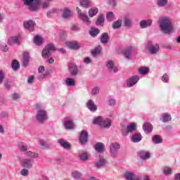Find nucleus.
Returning a JSON list of instances; mask_svg holds the SVG:
<instances>
[{"label":"nucleus","mask_w":180,"mask_h":180,"mask_svg":"<svg viewBox=\"0 0 180 180\" xmlns=\"http://www.w3.org/2000/svg\"><path fill=\"white\" fill-rule=\"evenodd\" d=\"M94 148L97 153H103V150H105V146L102 143H97Z\"/></svg>","instance_id":"7c9ffc66"},{"label":"nucleus","mask_w":180,"mask_h":180,"mask_svg":"<svg viewBox=\"0 0 180 180\" xmlns=\"http://www.w3.org/2000/svg\"><path fill=\"white\" fill-rule=\"evenodd\" d=\"M139 72L141 75H147L150 72V68L142 67L139 69Z\"/></svg>","instance_id":"72a5a7b5"},{"label":"nucleus","mask_w":180,"mask_h":180,"mask_svg":"<svg viewBox=\"0 0 180 180\" xmlns=\"http://www.w3.org/2000/svg\"><path fill=\"white\" fill-rule=\"evenodd\" d=\"M143 129L144 130L145 133H152L153 131V125L149 123L146 122L143 125Z\"/></svg>","instance_id":"bb28decb"},{"label":"nucleus","mask_w":180,"mask_h":180,"mask_svg":"<svg viewBox=\"0 0 180 180\" xmlns=\"http://www.w3.org/2000/svg\"><path fill=\"white\" fill-rule=\"evenodd\" d=\"M65 82L68 86H74L75 85V80L72 78H67Z\"/></svg>","instance_id":"a19ab883"},{"label":"nucleus","mask_w":180,"mask_h":180,"mask_svg":"<svg viewBox=\"0 0 180 180\" xmlns=\"http://www.w3.org/2000/svg\"><path fill=\"white\" fill-rule=\"evenodd\" d=\"M160 120L163 123H167V122H171V120H172V117H171L170 114H169V113H162V118H160Z\"/></svg>","instance_id":"393cba45"},{"label":"nucleus","mask_w":180,"mask_h":180,"mask_svg":"<svg viewBox=\"0 0 180 180\" xmlns=\"http://www.w3.org/2000/svg\"><path fill=\"white\" fill-rule=\"evenodd\" d=\"M69 72L72 77H77V75H78V66H77V64L70 63Z\"/></svg>","instance_id":"f8f14e48"},{"label":"nucleus","mask_w":180,"mask_h":180,"mask_svg":"<svg viewBox=\"0 0 180 180\" xmlns=\"http://www.w3.org/2000/svg\"><path fill=\"white\" fill-rule=\"evenodd\" d=\"M20 175H22V176H27V175H29V170L26 168L22 169L20 171Z\"/></svg>","instance_id":"864d4df0"},{"label":"nucleus","mask_w":180,"mask_h":180,"mask_svg":"<svg viewBox=\"0 0 180 180\" xmlns=\"http://www.w3.org/2000/svg\"><path fill=\"white\" fill-rule=\"evenodd\" d=\"M139 79L140 77L137 75H134L129 77L127 83V86H128V88H131V86H134V85H136V84L139 82Z\"/></svg>","instance_id":"9d476101"},{"label":"nucleus","mask_w":180,"mask_h":180,"mask_svg":"<svg viewBox=\"0 0 180 180\" xmlns=\"http://www.w3.org/2000/svg\"><path fill=\"white\" fill-rule=\"evenodd\" d=\"M159 26L160 30L165 33V34H170L174 32V27L172 21L168 17H163L159 20Z\"/></svg>","instance_id":"f257e3e1"},{"label":"nucleus","mask_w":180,"mask_h":180,"mask_svg":"<svg viewBox=\"0 0 180 180\" xmlns=\"http://www.w3.org/2000/svg\"><path fill=\"white\" fill-rule=\"evenodd\" d=\"M77 13L79 15V19H82L87 26H89L91 25V20H89V18H88V15H85L84 13H82V11L79 9V8L77 7Z\"/></svg>","instance_id":"1a4fd4ad"},{"label":"nucleus","mask_w":180,"mask_h":180,"mask_svg":"<svg viewBox=\"0 0 180 180\" xmlns=\"http://www.w3.org/2000/svg\"><path fill=\"white\" fill-rule=\"evenodd\" d=\"M86 108L90 112H96L98 110V106L95 105V102L92 100H89L86 103Z\"/></svg>","instance_id":"dca6fc26"},{"label":"nucleus","mask_w":180,"mask_h":180,"mask_svg":"<svg viewBox=\"0 0 180 180\" xmlns=\"http://www.w3.org/2000/svg\"><path fill=\"white\" fill-rule=\"evenodd\" d=\"M79 158L81 160V161H86L88 160V155L86 153H82L79 155Z\"/></svg>","instance_id":"09e8293b"},{"label":"nucleus","mask_w":180,"mask_h":180,"mask_svg":"<svg viewBox=\"0 0 180 180\" xmlns=\"http://www.w3.org/2000/svg\"><path fill=\"white\" fill-rule=\"evenodd\" d=\"M168 4V0H158V6H165Z\"/></svg>","instance_id":"603ef678"},{"label":"nucleus","mask_w":180,"mask_h":180,"mask_svg":"<svg viewBox=\"0 0 180 180\" xmlns=\"http://www.w3.org/2000/svg\"><path fill=\"white\" fill-rule=\"evenodd\" d=\"M124 178L126 180H137V176L132 172H125Z\"/></svg>","instance_id":"4be33fe9"},{"label":"nucleus","mask_w":180,"mask_h":180,"mask_svg":"<svg viewBox=\"0 0 180 180\" xmlns=\"http://www.w3.org/2000/svg\"><path fill=\"white\" fill-rule=\"evenodd\" d=\"M109 106H115L116 105V99L112 98L108 101Z\"/></svg>","instance_id":"680f3d73"},{"label":"nucleus","mask_w":180,"mask_h":180,"mask_svg":"<svg viewBox=\"0 0 180 180\" xmlns=\"http://www.w3.org/2000/svg\"><path fill=\"white\" fill-rule=\"evenodd\" d=\"M13 70H18L20 65L18 60H13L11 64Z\"/></svg>","instance_id":"3c124183"},{"label":"nucleus","mask_w":180,"mask_h":180,"mask_svg":"<svg viewBox=\"0 0 180 180\" xmlns=\"http://www.w3.org/2000/svg\"><path fill=\"white\" fill-rule=\"evenodd\" d=\"M34 43L36 46H41L43 44V38L37 36L34 38Z\"/></svg>","instance_id":"58836bf2"},{"label":"nucleus","mask_w":180,"mask_h":180,"mask_svg":"<svg viewBox=\"0 0 180 180\" xmlns=\"http://www.w3.org/2000/svg\"><path fill=\"white\" fill-rule=\"evenodd\" d=\"M103 23H105V16H103V14H101L98 16L96 25L99 26L101 25H103Z\"/></svg>","instance_id":"4c0bfd02"},{"label":"nucleus","mask_w":180,"mask_h":180,"mask_svg":"<svg viewBox=\"0 0 180 180\" xmlns=\"http://www.w3.org/2000/svg\"><path fill=\"white\" fill-rule=\"evenodd\" d=\"M39 144L41 145V147H45L46 148H50V143H47L44 139H39Z\"/></svg>","instance_id":"37998d69"},{"label":"nucleus","mask_w":180,"mask_h":180,"mask_svg":"<svg viewBox=\"0 0 180 180\" xmlns=\"http://www.w3.org/2000/svg\"><path fill=\"white\" fill-rule=\"evenodd\" d=\"M63 125L66 130H71L75 128V124H74V121H72V120H68L65 121Z\"/></svg>","instance_id":"f3484780"},{"label":"nucleus","mask_w":180,"mask_h":180,"mask_svg":"<svg viewBox=\"0 0 180 180\" xmlns=\"http://www.w3.org/2000/svg\"><path fill=\"white\" fill-rule=\"evenodd\" d=\"M106 165H108V160H106L103 156H99L98 159L95 162V167L97 169H101V168H103Z\"/></svg>","instance_id":"6e6552de"},{"label":"nucleus","mask_w":180,"mask_h":180,"mask_svg":"<svg viewBox=\"0 0 180 180\" xmlns=\"http://www.w3.org/2000/svg\"><path fill=\"white\" fill-rule=\"evenodd\" d=\"M106 66L108 68V72H114L116 73L119 71L117 67L115 66V63H113V60H108L106 62Z\"/></svg>","instance_id":"9b49d317"},{"label":"nucleus","mask_w":180,"mask_h":180,"mask_svg":"<svg viewBox=\"0 0 180 180\" xmlns=\"http://www.w3.org/2000/svg\"><path fill=\"white\" fill-rule=\"evenodd\" d=\"M22 167H23V168H26L27 169H30V168H33V164H32V159H23L22 160Z\"/></svg>","instance_id":"2eb2a0df"},{"label":"nucleus","mask_w":180,"mask_h":180,"mask_svg":"<svg viewBox=\"0 0 180 180\" xmlns=\"http://www.w3.org/2000/svg\"><path fill=\"white\" fill-rule=\"evenodd\" d=\"M140 27L141 29H146V27H150L153 25V20H143L139 22Z\"/></svg>","instance_id":"a211bd4d"},{"label":"nucleus","mask_w":180,"mask_h":180,"mask_svg":"<svg viewBox=\"0 0 180 180\" xmlns=\"http://www.w3.org/2000/svg\"><path fill=\"white\" fill-rule=\"evenodd\" d=\"M8 44L13 46V44H19V37H11L8 40Z\"/></svg>","instance_id":"2f4dec72"},{"label":"nucleus","mask_w":180,"mask_h":180,"mask_svg":"<svg viewBox=\"0 0 180 180\" xmlns=\"http://www.w3.org/2000/svg\"><path fill=\"white\" fill-rule=\"evenodd\" d=\"M79 141L82 144L88 142V131L84 130L82 131L79 136Z\"/></svg>","instance_id":"6ab92c4d"},{"label":"nucleus","mask_w":180,"mask_h":180,"mask_svg":"<svg viewBox=\"0 0 180 180\" xmlns=\"http://www.w3.org/2000/svg\"><path fill=\"white\" fill-rule=\"evenodd\" d=\"M24 5L27 6V8L30 12H37L40 9V4L41 0H22Z\"/></svg>","instance_id":"f03ea898"},{"label":"nucleus","mask_w":180,"mask_h":180,"mask_svg":"<svg viewBox=\"0 0 180 180\" xmlns=\"http://www.w3.org/2000/svg\"><path fill=\"white\" fill-rule=\"evenodd\" d=\"M161 79H162V81L163 82L167 83V82H168V81H169V77L168 76V75L165 74V75H163V76L162 77Z\"/></svg>","instance_id":"bf43d9fd"},{"label":"nucleus","mask_w":180,"mask_h":180,"mask_svg":"<svg viewBox=\"0 0 180 180\" xmlns=\"http://www.w3.org/2000/svg\"><path fill=\"white\" fill-rule=\"evenodd\" d=\"M152 141L154 144H161L162 139L159 135H155L152 139Z\"/></svg>","instance_id":"473e14b6"},{"label":"nucleus","mask_w":180,"mask_h":180,"mask_svg":"<svg viewBox=\"0 0 180 180\" xmlns=\"http://www.w3.org/2000/svg\"><path fill=\"white\" fill-rule=\"evenodd\" d=\"M25 29L27 30H30V32H34V21L32 20H29L28 21H25L23 23Z\"/></svg>","instance_id":"4468645a"},{"label":"nucleus","mask_w":180,"mask_h":180,"mask_svg":"<svg viewBox=\"0 0 180 180\" xmlns=\"http://www.w3.org/2000/svg\"><path fill=\"white\" fill-rule=\"evenodd\" d=\"M62 16L63 19H70L72 16V12L68 8H65Z\"/></svg>","instance_id":"c756f323"},{"label":"nucleus","mask_w":180,"mask_h":180,"mask_svg":"<svg viewBox=\"0 0 180 180\" xmlns=\"http://www.w3.org/2000/svg\"><path fill=\"white\" fill-rule=\"evenodd\" d=\"M0 49L2 51L6 52L8 51V50L9 49L8 48V45H6V44H1L0 45Z\"/></svg>","instance_id":"5fc2aeb1"},{"label":"nucleus","mask_w":180,"mask_h":180,"mask_svg":"<svg viewBox=\"0 0 180 180\" xmlns=\"http://www.w3.org/2000/svg\"><path fill=\"white\" fill-rule=\"evenodd\" d=\"M26 157H30V158H39V154L35 152H32L30 150L27 151L25 153Z\"/></svg>","instance_id":"e433bc0d"},{"label":"nucleus","mask_w":180,"mask_h":180,"mask_svg":"<svg viewBox=\"0 0 180 180\" xmlns=\"http://www.w3.org/2000/svg\"><path fill=\"white\" fill-rule=\"evenodd\" d=\"M98 94H99V87H94L92 89L91 91V95L95 96V95H98Z\"/></svg>","instance_id":"13d9d810"},{"label":"nucleus","mask_w":180,"mask_h":180,"mask_svg":"<svg viewBox=\"0 0 180 180\" xmlns=\"http://www.w3.org/2000/svg\"><path fill=\"white\" fill-rule=\"evenodd\" d=\"M111 126H112V121L109 118L103 120L100 125L101 127H103L104 129H109L110 128Z\"/></svg>","instance_id":"412c9836"},{"label":"nucleus","mask_w":180,"mask_h":180,"mask_svg":"<svg viewBox=\"0 0 180 180\" xmlns=\"http://www.w3.org/2000/svg\"><path fill=\"white\" fill-rule=\"evenodd\" d=\"M49 74H50V72L47 70L44 74L40 75L39 78H46V77H48Z\"/></svg>","instance_id":"0e129e2a"},{"label":"nucleus","mask_w":180,"mask_h":180,"mask_svg":"<svg viewBox=\"0 0 180 180\" xmlns=\"http://www.w3.org/2000/svg\"><path fill=\"white\" fill-rule=\"evenodd\" d=\"M109 34H108V32H104L101 36V43H102L103 44H106L109 43Z\"/></svg>","instance_id":"b1692460"},{"label":"nucleus","mask_w":180,"mask_h":180,"mask_svg":"<svg viewBox=\"0 0 180 180\" xmlns=\"http://www.w3.org/2000/svg\"><path fill=\"white\" fill-rule=\"evenodd\" d=\"M4 78H5V74H4V71L0 70V84H2Z\"/></svg>","instance_id":"e2e57ef3"},{"label":"nucleus","mask_w":180,"mask_h":180,"mask_svg":"<svg viewBox=\"0 0 180 180\" xmlns=\"http://www.w3.org/2000/svg\"><path fill=\"white\" fill-rule=\"evenodd\" d=\"M84 63H85V64H91V63H92V60L89 57H86L84 59Z\"/></svg>","instance_id":"69168bd1"},{"label":"nucleus","mask_w":180,"mask_h":180,"mask_svg":"<svg viewBox=\"0 0 180 180\" xmlns=\"http://www.w3.org/2000/svg\"><path fill=\"white\" fill-rule=\"evenodd\" d=\"M164 175H170L172 172V169L169 167H165L162 169Z\"/></svg>","instance_id":"de8ad7c7"},{"label":"nucleus","mask_w":180,"mask_h":180,"mask_svg":"<svg viewBox=\"0 0 180 180\" xmlns=\"http://www.w3.org/2000/svg\"><path fill=\"white\" fill-rule=\"evenodd\" d=\"M36 108L37 109L36 119L38 123L43 124L45 122H47V120L49 119V115H47V112L41 109V105L40 104L37 105Z\"/></svg>","instance_id":"7ed1b4c3"},{"label":"nucleus","mask_w":180,"mask_h":180,"mask_svg":"<svg viewBox=\"0 0 180 180\" xmlns=\"http://www.w3.org/2000/svg\"><path fill=\"white\" fill-rule=\"evenodd\" d=\"M108 4L111 6H115L116 5V0H108Z\"/></svg>","instance_id":"774afa93"},{"label":"nucleus","mask_w":180,"mask_h":180,"mask_svg":"<svg viewBox=\"0 0 180 180\" xmlns=\"http://www.w3.org/2000/svg\"><path fill=\"white\" fill-rule=\"evenodd\" d=\"M18 148L20 151H27V146L19 145Z\"/></svg>","instance_id":"052dcab7"},{"label":"nucleus","mask_w":180,"mask_h":180,"mask_svg":"<svg viewBox=\"0 0 180 180\" xmlns=\"http://www.w3.org/2000/svg\"><path fill=\"white\" fill-rule=\"evenodd\" d=\"M72 176L74 179H81V176H82V173L78 171H73L72 172Z\"/></svg>","instance_id":"79ce46f5"},{"label":"nucleus","mask_w":180,"mask_h":180,"mask_svg":"<svg viewBox=\"0 0 180 180\" xmlns=\"http://www.w3.org/2000/svg\"><path fill=\"white\" fill-rule=\"evenodd\" d=\"M34 80V76L31 75L27 79V84H33V81Z\"/></svg>","instance_id":"338daca9"},{"label":"nucleus","mask_w":180,"mask_h":180,"mask_svg":"<svg viewBox=\"0 0 180 180\" xmlns=\"http://www.w3.org/2000/svg\"><path fill=\"white\" fill-rule=\"evenodd\" d=\"M146 48L148 50L149 54L154 56L160 51V45L158 44H153V41H148L146 44Z\"/></svg>","instance_id":"20e7f679"},{"label":"nucleus","mask_w":180,"mask_h":180,"mask_svg":"<svg viewBox=\"0 0 180 180\" xmlns=\"http://www.w3.org/2000/svg\"><path fill=\"white\" fill-rule=\"evenodd\" d=\"M91 2V0H80V5L83 6V8H89Z\"/></svg>","instance_id":"c9c22d12"},{"label":"nucleus","mask_w":180,"mask_h":180,"mask_svg":"<svg viewBox=\"0 0 180 180\" xmlns=\"http://www.w3.org/2000/svg\"><path fill=\"white\" fill-rule=\"evenodd\" d=\"M115 18V14L112 11H109L106 14V19L107 20H112Z\"/></svg>","instance_id":"8fccbe9b"},{"label":"nucleus","mask_w":180,"mask_h":180,"mask_svg":"<svg viewBox=\"0 0 180 180\" xmlns=\"http://www.w3.org/2000/svg\"><path fill=\"white\" fill-rule=\"evenodd\" d=\"M11 99H13V101H18V99H20V95L18 94H13L11 95Z\"/></svg>","instance_id":"4d7b16f0"},{"label":"nucleus","mask_w":180,"mask_h":180,"mask_svg":"<svg viewBox=\"0 0 180 180\" xmlns=\"http://www.w3.org/2000/svg\"><path fill=\"white\" fill-rule=\"evenodd\" d=\"M122 27V20H117L112 24V29H119Z\"/></svg>","instance_id":"49530a36"},{"label":"nucleus","mask_w":180,"mask_h":180,"mask_svg":"<svg viewBox=\"0 0 180 180\" xmlns=\"http://www.w3.org/2000/svg\"><path fill=\"white\" fill-rule=\"evenodd\" d=\"M120 150V144L117 142L112 143L110 146V154L112 158H116Z\"/></svg>","instance_id":"423d86ee"},{"label":"nucleus","mask_w":180,"mask_h":180,"mask_svg":"<svg viewBox=\"0 0 180 180\" xmlns=\"http://www.w3.org/2000/svg\"><path fill=\"white\" fill-rule=\"evenodd\" d=\"M54 51H56L54 45L53 44H49L42 50L41 56L43 58H49Z\"/></svg>","instance_id":"39448f33"},{"label":"nucleus","mask_w":180,"mask_h":180,"mask_svg":"<svg viewBox=\"0 0 180 180\" xmlns=\"http://www.w3.org/2000/svg\"><path fill=\"white\" fill-rule=\"evenodd\" d=\"M91 54H92L93 57H96V56H98V54H101V49H96L93 50L91 51Z\"/></svg>","instance_id":"6e6d98bb"},{"label":"nucleus","mask_w":180,"mask_h":180,"mask_svg":"<svg viewBox=\"0 0 180 180\" xmlns=\"http://www.w3.org/2000/svg\"><path fill=\"white\" fill-rule=\"evenodd\" d=\"M124 23L126 27H131V20L129 17H125L124 18Z\"/></svg>","instance_id":"a18cd8bd"},{"label":"nucleus","mask_w":180,"mask_h":180,"mask_svg":"<svg viewBox=\"0 0 180 180\" xmlns=\"http://www.w3.org/2000/svg\"><path fill=\"white\" fill-rule=\"evenodd\" d=\"M131 53H133V46H129L124 51V56L127 60H131Z\"/></svg>","instance_id":"aec40b11"},{"label":"nucleus","mask_w":180,"mask_h":180,"mask_svg":"<svg viewBox=\"0 0 180 180\" xmlns=\"http://www.w3.org/2000/svg\"><path fill=\"white\" fill-rule=\"evenodd\" d=\"M139 155L141 160H150V153L146 150H141Z\"/></svg>","instance_id":"a878e982"},{"label":"nucleus","mask_w":180,"mask_h":180,"mask_svg":"<svg viewBox=\"0 0 180 180\" xmlns=\"http://www.w3.org/2000/svg\"><path fill=\"white\" fill-rule=\"evenodd\" d=\"M100 32L101 31L98 28H91L89 32V34L91 36V37H96L98 34H99Z\"/></svg>","instance_id":"f704fd0d"},{"label":"nucleus","mask_w":180,"mask_h":180,"mask_svg":"<svg viewBox=\"0 0 180 180\" xmlns=\"http://www.w3.org/2000/svg\"><path fill=\"white\" fill-rule=\"evenodd\" d=\"M98 8H90L89 10V16L90 18H94V16H96V15L98 14Z\"/></svg>","instance_id":"ea45409f"},{"label":"nucleus","mask_w":180,"mask_h":180,"mask_svg":"<svg viewBox=\"0 0 180 180\" xmlns=\"http://www.w3.org/2000/svg\"><path fill=\"white\" fill-rule=\"evenodd\" d=\"M30 60V56L29 55V53L24 52L22 54V65L24 67H26L29 64V61Z\"/></svg>","instance_id":"5701e85b"},{"label":"nucleus","mask_w":180,"mask_h":180,"mask_svg":"<svg viewBox=\"0 0 180 180\" xmlns=\"http://www.w3.org/2000/svg\"><path fill=\"white\" fill-rule=\"evenodd\" d=\"M59 144L65 150H70L71 148V144L70 143L65 141L64 139H59Z\"/></svg>","instance_id":"c85d7f7f"},{"label":"nucleus","mask_w":180,"mask_h":180,"mask_svg":"<svg viewBox=\"0 0 180 180\" xmlns=\"http://www.w3.org/2000/svg\"><path fill=\"white\" fill-rule=\"evenodd\" d=\"M143 136L141 134L136 133L131 136V141L133 143H140V141L142 140Z\"/></svg>","instance_id":"cd10ccee"},{"label":"nucleus","mask_w":180,"mask_h":180,"mask_svg":"<svg viewBox=\"0 0 180 180\" xmlns=\"http://www.w3.org/2000/svg\"><path fill=\"white\" fill-rule=\"evenodd\" d=\"M103 120V117H102V116H98L94 118L93 123L94 124H98V126H101Z\"/></svg>","instance_id":"c03bdc74"},{"label":"nucleus","mask_w":180,"mask_h":180,"mask_svg":"<svg viewBox=\"0 0 180 180\" xmlns=\"http://www.w3.org/2000/svg\"><path fill=\"white\" fill-rule=\"evenodd\" d=\"M137 130V124L135 122H132L127 125V128H123L121 131L122 136H127L129 133L136 131Z\"/></svg>","instance_id":"0eeeda50"},{"label":"nucleus","mask_w":180,"mask_h":180,"mask_svg":"<svg viewBox=\"0 0 180 180\" xmlns=\"http://www.w3.org/2000/svg\"><path fill=\"white\" fill-rule=\"evenodd\" d=\"M67 47L70 49V50H79L81 48V44L78 41H69L66 43Z\"/></svg>","instance_id":"ddd939ff"}]
</instances>
